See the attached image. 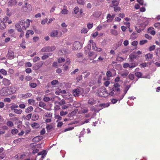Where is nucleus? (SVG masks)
<instances>
[{"label": "nucleus", "instance_id": "aec40b11", "mask_svg": "<svg viewBox=\"0 0 160 160\" xmlns=\"http://www.w3.org/2000/svg\"><path fill=\"white\" fill-rule=\"evenodd\" d=\"M129 73V72L128 71H126L124 72H122L121 74V75L123 78H125L128 76Z\"/></svg>", "mask_w": 160, "mask_h": 160}, {"label": "nucleus", "instance_id": "ea45409f", "mask_svg": "<svg viewBox=\"0 0 160 160\" xmlns=\"http://www.w3.org/2000/svg\"><path fill=\"white\" fill-rule=\"evenodd\" d=\"M77 2L79 4L83 5L85 3L84 0H77Z\"/></svg>", "mask_w": 160, "mask_h": 160}, {"label": "nucleus", "instance_id": "774afa93", "mask_svg": "<svg viewBox=\"0 0 160 160\" xmlns=\"http://www.w3.org/2000/svg\"><path fill=\"white\" fill-rule=\"evenodd\" d=\"M48 21V19L46 18L42 20L41 22V23L42 24L44 25Z\"/></svg>", "mask_w": 160, "mask_h": 160}, {"label": "nucleus", "instance_id": "13d9d810", "mask_svg": "<svg viewBox=\"0 0 160 160\" xmlns=\"http://www.w3.org/2000/svg\"><path fill=\"white\" fill-rule=\"evenodd\" d=\"M154 26L160 29V22H157L155 23Z\"/></svg>", "mask_w": 160, "mask_h": 160}, {"label": "nucleus", "instance_id": "72a5a7b5", "mask_svg": "<svg viewBox=\"0 0 160 160\" xmlns=\"http://www.w3.org/2000/svg\"><path fill=\"white\" fill-rule=\"evenodd\" d=\"M135 19L137 20H139L140 18V14L139 13H136L134 16Z\"/></svg>", "mask_w": 160, "mask_h": 160}, {"label": "nucleus", "instance_id": "9b49d317", "mask_svg": "<svg viewBox=\"0 0 160 160\" xmlns=\"http://www.w3.org/2000/svg\"><path fill=\"white\" fill-rule=\"evenodd\" d=\"M81 88L74 89L72 91V93L75 97H78L79 95L81 92Z\"/></svg>", "mask_w": 160, "mask_h": 160}, {"label": "nucleus", "instance_id": "4be33fe9", "mask_svg": "<svg viewBox=\"0 0 160 160\" xmlns=\"http://www.w3.org/2000/svg\"><path fill=\"white\" fill-rule=\"evenodd\" d=\"M153 55L150 53H149L145 55V57L147 60H148L151 59Z\"/></svg>", "mask_w": 160, "mask_h": 160}, {"label": "nucleus", "instance_id": "412c9836", "mask_svg": "<svg viewBox=\"0 0 160 160\" xmlns=\"http://www.w3.org/2000/svg\"><path fill=\"white\" fill-rule=\"evenodd\" d=\"M39 118V116L36 113L33 114L32 118V120L34 121L37 120Z\"/></svg>", "mask_w": 160, "mask_h": 160}, {"label": "nucleus", "instance_id": "39448f33", "mask_svg": "<svg viewBox=\"0 0 160 160\" xmlns=\"http://www.w3.org/2000/svg\"><path fill=\"white\" fill-rule=\"evenodd\" d=\"M2 91L9 92V94H11L14 93L16 91V89L14 87H9L2 89Z\"/></svg>", "mask_w": 160, "mask_h": 160}, {"label": "nucleus", "instance_id": "8fccbe9b", "mask_svg": "<svg viewBox=\"0 0 160 160\" xmlns=\"http://www.w3.org/2000/svg\"><path fill=\"white\" fill-rule=\"evenodd\" d=\"M46 106V104L43 102H40L39 104V106L42 108H43Z\"/></svg>", "mask_w": 160, "mask_h": 160}, {"label": "nucleus", "instance_id": "9d476101", "mask_svg": "<svg viewBox=\"0 0 160 160\" xmlns=\"http://www.w3.org/2000/svg\"><path fill=\"white\" fill-rule=\"evenodd\" d=\"M81 48V45L79 42H75L73 44V49L74 50H77L80 49Z\"/></svg>", "mask_w": 160, "mask_h": 160}, {"label": "nucleus", "instance_id": "a18cd8bd", "mask_svg": "<svg viewBox=\"0 0 160 160\" xmlns=\"http://www.w3.org/2000/svg\"><path fill=\"white\" fill-rule=\"evenodd\" d=\"M52 113L50 112H47L45 113V116L46 117L50 118L52 117Z\"/></svg>", "mask_w": 160, "mask_h": 160}, {"label": "nucleus", "instance_id": "a211bd4d", "mask_svg": "<svg viewBox=\"0 0 160 160\" xmlns=\"http://www.w3.org/2000/svg\"><path fill=\"white\" fill-rule=\"evenodd\" d=\"M148 32L151 35H154L155 34V31L154 30V28L153 27H150L148 29Z\"/></svg>", "mask_w": 160, "mask_h": 160}, {"label": "nucleus", "instance_id": "bf43d9fd", "mask_svg": "<svg viewBox=\"0 0 160 160\" xmlns=\"http://www.w3.org/2000/svg\"><path fill=\"white\" fill-rule=\"evenodd\" d=\"M58 82V81L57 80H54L52 81L51 82V84L52 85H56Z\"/></svg>", "mask_w": 160, "mask_h": 160}, {"label": "nucleus", "instance_id": "f257e3e1", "mask_svg": "<svg viewBox=\"0 0 160 160\" xmlns=\"http://www.w3.org/2000/svg\"><path fill=\"white\" fill-rule=\"evenodd\" d=\"M26 21L24 20H22L18 22L15 25V27L18 31L21 32L22 30H25L26 28L24 26Z\"/></svg>", "mask_w": 160, "mask_h": 160}, {"label": "nucleus", "instance_id": "680f3d73", "mask_svg": "<svg viewBox=\"0 0 160 160\" xmlns=\"http://www.w3.org/2000/svg\"><path fill=\"white\" fill-rule=\"evenodd\" d=\"M26 67H30L32 66V64L29 62H26L25 64Z\"/></svg>", "mask_w": 160, "mask_h": 160}, {"label": "nucleus", "instance_id": "2eb2a0df", "mask_svg": "<svg viewBox=\"0 0 160 160\" xmlns=\"http://www.w3.org/2000/svg\"><path fill=\"white\" fill-rule=\"evenodd\" d=\"M2 83L5 86L9 85L11 83L10 80L6 78H4L3 79Z\"/></svg>", "mask_w": 160, "mask_h": 160}, {"label": "nucleus", "instance_id": "4c0bfd02", "mask_svg": "<svg viewBox=\"0 0 160 160\" xmlns=\"http://www.w3.org/2000/svg\"><path fill=\"white\" fill-rule=\"evenodd\" d=\"M14 112L15 113L18 114H20L22 112V110L21 109H14Z\"/></svg>", "mask_w": 160, "mask_h": 160}, {"label": "nucleus", "instance_id": "37998d69", "mask_svg": "<svg viewBox=\"0 0 160 160\" xmlns=\"http://www.w3.org/2000/svg\"><path fill=\"white\" fill-rule=\"evenodd\" d=\"M30 86L31 88H34L37 86V84L35 83L32 82L30 84Z\"/></svg>", "mask_w": 160, "mask_h": 160}, {"label": "nucleus", "instance_id": "6ab92c4d", "mask_svg": "<svg viewBox=\"0 0 160 160\" xmlns=\"http://www.w3.org/2000/svg\"><path fill=\"white\" fill-rule=\"evenodd\" d=\"M24 8H27L28 10L27 12L30 11L31 10L32 8L30 4H28L27 2H25L24 5Z\"/></svg>", "mask_w": 160, "mask_h": 160}, {"label": "nucleus", "instance_id": "4468645a", "mask_svg": "<svg viewBox=\"0 0 160 160\" xmlns=\"http://www.w3.org/2000/svg\"><path fill=\"white\" fill-rule=\"evenodd\" d=\"M7 57L10 59H12L14 58V53L11 51H9L7 55Z\"/></svg>", "mask_w": 160, "mask_h": 160}, {"label": "nucleus", "instance_id": "20e7f679", "mask_svg": "<svg viewBox=\"0 0 160 160\" xmlns=\"http://www.w3.org/2000/svg\"><path fill=\"white\" fill-rule=\"evenodd\" d=\"M142 23H141V30H143V29H141V27L144 28L148 24V21L151 19V18H146L143 17L142 18Z\"/></svg>", "mask_w": 160, "mask_h": 160}, {"label": "nucleus", "instance_id": "2f4dec72", "mask_svg": "<svg viewBox=\"0 0 160 160\" xmlns=\"http://www.w3.org/2000/svg\"><path fill=\"white\" fill-rule=\"evenodd\" d=\"M32 95V94L30 93H28L25 94H23L22 97L23 98H28L30 97Z\"/></svg>", "mask_w": 160, "mask_h": 160}, {"label": "nucleus", "instance_id": "cd10ccee", "mask_svg": "<svg viewBox=\"0 0 160 160\" xmlns=\"http://www.w3.org/2000/svg\"><path fill=\"white\" fill-rule=\"evenodd\" d=\"M82 73L85 74V76H84L85 78H87L90 75V72L87 71H86L85 72H82Z\"/></svg>", "mask_w": 160, "mask_h": 160}, {"label": "nucleus", "instance_id": "a19ab883", "mask_svg": "<svg viewBox=\"0 0 160 160\" xmlns=\"http://www.w3.org/2000/svg\"><path fill=\"white\" fill-rule=\"evenodd\" d=\"M111 33L115 36H116L118 34V32L117 30L114 29H112L111 31Z\"/></svg>", "mask_w": 160, "mask_h": 160}, {"label": "nucleus", "instance_id": "3c124183", "mask_svg": "<svg viewBox=\"0 0 160 160\" xmlns=\"http://www.w3.org/2000/svg\"><path fill=\"white\" fill-rule=\"evenodd\" d=\"M7 125L9 127H12L13 125V123L11 121H8L7 122Z\"/></svg>", "mask_w": 160, "mask_h": 160}, {"label": "nucleus", "instance_id": "dca6fc26", "mask_svg": "<svg viewBox=\"0 0 160 160\" xmlns=\"http://www.w3.org/2000/svg\"><path fill=\"white\" fill-rule=\"evenodd\" d=\"M116 75V73H115V74L114 75L112 74V72L110 71H108L106 72V76L107 77V80H110V77H112L113 76H115Z\"/></svg>", "mask_w": 160, "mask_h": 160}, {"label": "nucleus", "instance_id": "052dcab7", "mask_svg": "<svg viewBox=\"0 0 160 160\" xmlns=\"http://www.w3.org/2000/svg\"><path fill=\"white\" fill-rule=\"evenodd\" d=\"M65 61V59L63 58H59L58 59V62L59 63H62Z\"/></svg>", "mask_w": 160, "mask_h": 160}, {"label": "nucleus", "instance_id": "f704fd0d", "mask_svg": "<svg viewBox=\"0 0 160 160\" xmlns=\"http://www.w3.org/2000/svg\"><path fill=\"white\" fill-rule=\"evenodd\" d=\"M6 26L3 22L0 21V29H3Z\"/></svg>", "mask_w": 160, "mask_h": 160}, {"label": "nucleus", "instance_id": "473e14b6", "mask_svg": "<svg viewBox=\"0 0 160 160\" xmlns=\"http://www.w3.org/2000/svg\"><path fill=\"white\" fill-rule=\"evenodd\" d=\"M31 126L34 128H38L39 127V124L36 122H33L31 125Z\"/></svg>", "mask_w": 160, "mask_h": 160}, {"label": "nucleus", "instance_id": "49530a36", "mask_svg": "<svg viewBox=\"0 0 160 160\" xmlns=\"http://www.w3.org/2000/svg\"><path fill=\"white\" fill-rule=\"evenodd\" d=\"M28 102L29 104H33L35 102V100L32 99H29L28 100Z\"/></svg>", "mask_w": 160, "mask_h": 160}, {"label": "nucleus", "instance_id": "393cba45", "mask_svg": "<svg viewBox=\"0 0 160 160\" xmlns=\"http://www.w3.org/2000/svg\"><path fill=\"white\" fill-rule=\"evenodd\" d=\"M34 33V32L32 31V30H28L26 34V37L27 38H28L29 37V35H32Z\"/></svg>", "mask_w": 160, "mask_h": 160}, {"label": "nucleus", "instance_id": "6e6552de", "mask_svg": "<svg viewBox=\"0 0 160 160\" xmlns=\"http://www.w3.org/2000/svg\"><path fill=\"white\" fill-rule=\"evenodd\" d=\"M139 53H140V51H138L137 53H132L130 54L129 56L130 58L129 60V61L131 62H132L133 60L137 58V54H139Z\"/></svg>", "mask_w": 160, "mask_h": 160}, {"label": "nucleus", "instance_id": "c756f323", "mask_svg": "<svg viewBox=\"0 0 160 160\" xmlns=\"http://www.w3.org/2000/svg\"><path fill=\"white\" fill-rule=\"evenodd\" d=\"M94 53V52H90L88 53V56L89 57L90 59L91 60H92L94 59L96 57L97 55H96L93 58H92V57L93 56Z\"/></svg>", "mask_w": 160, "mask_h": 160}, {"label": "nucleus", "instance_id": "4d7b16f0", "mask_svg": "<svg viewBox=\"0 0 160 160\" xmlns=\"http://www.w3.org/2000/svg\"><path fill=\"white\" fill-rule=\"evenodd\" d=\"M6 14L8 16H10L12 15L11 13L10 12L8 8H7Z\"/></svg>", "mask_w": 160, "mask_h": 160}, {"label": "nucleus", "instance_id": "ddd939ff", "mask_svg": "<svg viewBox=\"0 0 160 160\" xmlns=\"http://www.w3.org/2000/svg\"><path fill=\"white\" fill-rule=\"evenodd\" d=\"M17 0H10L8 3V5L9 6H13L16 5L17 3Z\"/></svg>", "mask_w": 160, "mask_h": 160}, {"label": "nucleus", "instance_id": "a878e982", "mask_svg": "<svg viewBox=\"0 0 160 160\" xmlns=\"http://www.w3.org/2000/svg\"><path fill=\"white\" fill-rule=\"evenodd\" d=\"M67 51L66 49H61L59 52V54L60 55H63L66 53Z\"/></svg>", "mask_w": 160, "mask_h": 160}, {"label": "nucleus", "instance_id": "1a4fd4ad", "mask_svg": "<svg viewBox=\"0 0 160 160\" xmlns=\"http://www.w3.org/2000/svg\"><path fill=\"white\" fill-rule=\"evenodd\" d=\"M123 65V68H126L128 67L130 68H132L136 66L135 63H132L130 64L128 63H124Z\"/></svg>", "mask_w": 160, "mask_h": 160}, {"label": "nucleus", "instance_id": "79ce46f5", "mask_svg": "<svg viewBox=\"0 0 160 160\" xmlns=\"http://www.w3.org/2000/svg\"><path fill=\"white\" fill-rule=\"evenodd\" d=\"M137 37V35L136 33L133 32L131 35V38L133 39H135Z\"/></svg>", "mask_w": 160, "mask_h": 160}, {"label": "nucleus", "instance_id": "e433bc0d", "mask_svg": "<svg viewBox=\"0 0 160 160\" xmlns=\"http://www.w3.org/2000/svg\"><path fill=\"white\" fill-rule=\"evenodd\" d=\"M91 45L88 44L85 48V50L86 52H88L91 49Z\"/></svg>", "mask_w": 160, "mask_h": 160}, {"label": "nucleus", "instance_id": "09e8293b", "mask_svg": "<svg viewBox=\"0 0 160 160\" xmlns=\"http://www.w3.org/2000/svg\"><path fill=\"white\" fill-rule=\"evenodd\" d=\"M0 72L1 73L3 74V75H6L7 74V72L3 69H1L0 70Z\"/></svg>", "mask_w": 160, "mask_h": 160}, {"label": "nucleus", "instance_id": "0e129e2a", "mask_svg": "<svg viewBox=\"0 0 160 160\" xmlns=\"http://www.w3.org/2000/svg\"><path fill=\"white\" fill-rule=\"evenodd\" d=\"M129 79L131 80H133L134 78V75L133 74H130L128 77Z\"/></svg>", "mask_w": 160, "mask_h": 160}, {"label": "nucleus", "instance_id": "58836bf2", "mask_svg": "<svg viewBox=\"0 0 160 160\" xmlns=\"http://www.w3.org/2000/svg\"><path fill=\"white\" fill-rule=\"evenodd\" d=\"M70 104H64L62 105V108L63 110L66 109L68 108Z\"/></svg>", "mask_w": 160, "mask_h": 160}, {"label": "nucleus", "instance_id": "0eeeda50", "mask_svg": "<svg viewBox=\"0 0 160 160\" xmlns=\"http://www.w3.org/2000/svg\"><path fill=\"white\" fill-rule=\"evenodd\" d=\"M55 49V47H45L42 49L41 51L42 52H48L53 51Z\"/></svg>", "mask_w": 160, "mask_h": 160}, {"label": "nucleus", "instance_id": "de8ad7c7", "mask_svg": "<svg viewBox=\"0 0 160 160\" xmlns=\"http://www.w3.org/2000/svg\"><path fill=\"white\" fill-rule=\"evenodd\" d=\"M40 68L37 64H36L33 66V69L35 70H37L39 69Z\"/></svg>", "mask_w": 160, "mask_h": 160}, {"label": "nucleus", "instance_id": "b1692460", "mask_svg": "<svg viewBox=\"0 0 160 160\" xmlns=\"http://www.w3.org/2000/svg\"><path fill=\"white\" fill-rule=\"evenodd\" d=\"M89 104L93 105L95 104V101L94 100L93 98H90L88 101Z\"/></svg>", "mask_w": 160, "mask_h": 160}, {"label": "nucleus", "instance_id": "864d4df0", "mask_svg": "<svg viewBox=\"0 0 160 160\" xmlns=\"http://www.w3.org/2000/svg\"><path fill=\"white\" fill-rule=\"evenodd\" d=\"M18 130L17 129H13L11 131V133L12 134L14 135L17 133Z\"/></svg>", "mask_w": 160, "mask_h": 160}, {"label": "nucleus", "instance_id": "7c9ffc66", "mask_svg": "<svg viewBox=\"0 0 160 160\" xmlns=\"http://www.w3.org/2000/svg\"><path fill=\"white\" fill-rule=\"evenodd\" d=\"M33 109V107L32 106H30L29 107H28L27 108V109H26V112L27 113H29V112L32 111Z\"/></svg>", "mask_w": 160, "mask_h": 160}, {"label": "nucleus", "instance_id": "423d86ee", "mask_svg": "<svg viewBox=\"0 0 160 160\" xmlns=\"http://www.w3.org/2000/svg\"><path fill=\"white\" fill-rule=\"evenodd\" d=\"M62 35V33L61 32H58L57 30L53 31L50 33V36L51 37H59Z\"/></svg>", "mask_w": 160, "mask_h": 160}, {"label": "nucleus", "instance_id": "6e6d98bb", "mask_svg": "<svg viewBox=\"0 0 160 160\" xmlns=\"http://www.w3.org/2000/svg\"><path fill=\"white\" fill-rule=\"evenodd\" d=\"M79 11V8L78 7H76L74 9V12L75 14H76Z\"/></svg>", "mask_w": 160, "mask_h": 160}, {"label": "nucleus", "instance_id": "bb28decb", "mask_svg": "<svg viewBox=\"0 0 160 160\" xmlns=\"http://www.w3.org/2000/svg\"><path fill=\"white\" fill-rule=\"evenodd\" d=\"M55 104H57V103L58 104L62 106V105L64 104H65V102L64 99H62L59 102H55Z\"/></svg>", "mask_w": 160, "mask_h": 160}, {"label": "nucleus", "instance_id": "f3484780", "mask_svg": "<svg viewBox=\"0 0 160 160\" xmlns=\"http://www.w3.org/2000/svg\"><path fill=\"white\" fill-rule=\"evenodd\" d=\"M42 139V137L41 136H37L34 138L32 141L34 142H38Z\"/></svg>", "mask_w": 160, "mask_h": 160}, {"label": "nucleus", "instance_id": "338daca9", "mask_svg": "<svg viewBox=\"0 0 160 160\" xmlns=\"http://www.w3.org/2000/svg\"><path fill=\"white\" fill-rule=\"evenodd\" d=\"M43 100L46 102L49 101L50 100V99L48 97H45L43 98Z\"/></svg>", "mask_w": 160, "mask_h": 160}, {"label": "nucleus", "instance_id": "c9c22d12", "mask_svg": "<svg viewBox=\"0 0 160 160\" xmlns=\"http://www.w3.org/2000/svg\"><path fill=\"white\" fill-rule=\"evenodd\" d=\"M52 54L51 53H49V54H44L42 57V60H45L46 58H47L49 56L51 55Z\"/></svg>", "mask_w": 160, "mask_h": 160}, {"label": "nucleus", "instance_id": "5fc2aeb1", "mask_svg": "<svg viewBox=\"0 0 160 160\" xmlns=\"http://www.w3.org/2000/svg\"><path fill=\"white\" fill-rule=\"evenodd\" d=\"M88 32V29L86 28H83L81 30V32L83 33H85Z\"/></svg>", "mask_w": 160, "mask_h": 160}, {"label": "nucleus", "instance_id": "e2e57ef3", "mask_svg": "<svg viewBox=\"0 0 160 160\" xmlns=\"http://www.w3.org/2000/svg\"><path fill=\"white\" fill-rule=\"evenodd\" d=\"M120 10V8L119 7H114V11L115 12L119 11Z\"/></svg>", "mask_w": 160, "mask_h": 160}, {"label": "nucleus", "instance_id": "5701e85b", "mask_svg": "<svg viewBox=\"0 0 160 160\" xmlns=\"http://www.w3.org/2000/svg\"><path fill=\"white\" fill-rule=\"evenodd\" d=\"M89 42L90 43H92V49L93 50H94L97 47L96 46L95 43L93 42V40H90Z\"/></svg>", "mask_w": 160, "mask_h": 160}, {"label": "nucleus", "instance_id": "f8f14e48", "mask_svg": "<svg viewBox=\"0 0 160 160\" xmlns=\"http://www.w3.org/2000/svg\"><path fill=\"white\" fill-rule=\"evenodd\" d=\"M47 154V152L46 150H43L38 153V155H42L41 157L39 159V160H43V159L44 158L46 155Z\"/></svg>", "mask_w": 160, "mask_h": 160}, {"label": "nucleus", "instance_id": "603ef678", "mask_svg": "<svg viewBox=\"0 0 160 160\" xmlns=\"http://www.w3.org/2000/svg\"><path fill=\"white\" fill-rule=\"evenodd\" d=\"M111 18V16L110 14H108L107 15V21L108 22H110L111 21V20L109 19Z\"/></svg>", "mask_w": 160, "mask_h": 160}, {"label": "nucleus", "instance_id": "c03bdc74", "mask_svg": "<svg viewBox=\"0 0 160 160\" xmlns=\"http://www.w3.org/2000/svg\"><path fill=\"white\" fill-rule=\"evenodd\" d=\"M68 114L67 112H64L63 111H61L60 112V115L63 116L67 115Z\"/></svg>", "mask_w": 160, "mask_h": 160}, {"label": "nucleus", "instance_id": "7ed1b4c3", "mask_svg": "<svg viewBox=\"0 0 160 160\" xmlns=\"http://www.w3.org/2000/svg\"><path fill=\"white\" fill-rule=\"evenodd\" d=\"M98 95L102 97H105L108 96V93L104 87H101L98 90Z\"/></svg>", "mask_w": 160, "mask_h": 160}, {"label": "nucleus", "instance_id": "c85d7f7f", "mask_svg": "<svg viewBox=\"0 0 160 160\" xmlns=\"http://www.w3.org/2000/svg\"><path fill=\"white\" fill-rule=\"evenodd\" d=\"M52 125H48L46 127L47 130L48 132H49L51 131V129L52 128Z\"/></svg>", "mask_w": 160, "mask_h": 160}, {"label": "nucleus", "instance_id": "f03ea898", "mask_svg": "<svg viewBox=\"0 0 160 160\" xmlns=\"http://www.w3.org/2000/svg\"><path fill=\"white\" fill-rule=\"evenodd\" d=\"M120 85L118 83H116L113 85L112 90L116 92L115 95H118L120 93Z\"/></svg>", "mask_w": 160, "mask_h": 160}, {"label": "nucleus", "instance_id": "69168bd1", "mask_svg": "<svg viewBox=\"0 0 160 160\" xmlns=\"http://www.w3.org/2000/svg\"><path fill=\"white\" fill-rule=\"evenodd\" d=\"M93 26V24L90 23H88L87 25V27L88 29L91 28Z\"/></svg>", "mask_w": 160, "mask_h": 160}]
</instances>
